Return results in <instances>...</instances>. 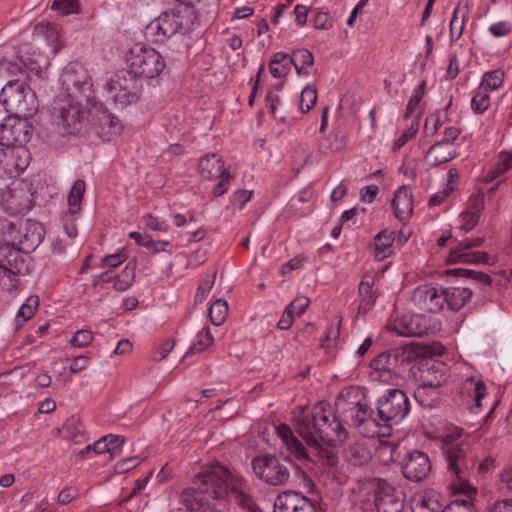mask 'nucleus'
<instances>
[{
	"instance_id": "nucleus-40",
	"label": "nucleus",
	"mask_w": 512,
	"mask_h": 512,
	"mask_svg": "<svg viewBox=\"0 0 512 512\" xmlns=\"http://www.w3.org/2000/svg\"><path fill=\"white\" fill-rule=\"evenodd\" d=\"M63 430L65 431L67 438L76 444L85 442L87 439L83 424L80 419L75 416H71L66 420Z\"/></svg>"
},
{
	"instance_id": "nucleus-62",
	"label": "nucleus",
	"mask_w": 512,
	"mask_h": 512,
	"mask_svg": "<svg viewBox=\"0 0 512 512\" xmlns=\"http://www.w3.org/2000/svg\"><path fill=\"white\" fill-rule=\"evenodd\" d=\"M416 126H418V123H416ZM417 131L418 127H415L414 124L412 123L411 127L407 131L403 132L397 139L394 140L392 150H400L408 142L410 138L415 136Z\"/></svg>"
},
{
	"instance_id": "nucleus-7",
	"label": "nucleus",
	"mask_w": 512,
	"mask_h": 512,
	"mask_svg": "<svg viewBox=\"0 0 512 512\" xmlns=\"http://www.w3.org/2000/svg\"><path fill=\"white\" fill-rule=\"evenodd\" d=\"M130 70L139 78L153 79L159 76L166 67L163 56L154 48L142 43L135 44L127 54Z\"/></svg>"
},
{
	"instance_id": "nucleus-2",
	"label": "nucleus",
	"mask_w": 512,
	"mask_h": 512,
	"mask_svg": "<svg viewBox=\"0 0 512 512\" xmlns=\"http://www.w3.org/2000/svg\"><path fill=\"white\" fill-rule=\"evenodd\" d=\"M332 407L326 401H319L312 407H304L296 417V431L304 439L312 456L318 457L322 464L334 467L338 464V455L331 449L343 444L348 438V431L341 423L329 424Z\"/></svg>"
},
{
	"instance_id": "nucleus-34",
	"label": "nucleus",
	"mask_w": 512,
	"mask_h": 512,
	"mask_svg": "<svg viewBox=\"0 0 512 512\" xmlns=\"http://www.w3.org/2000/svg\"><path fill=\"white\" fill-rule=\"evenodd\" d=\"M416 402L424 408H435L441 398L438 388L420 384L414 391Z\"/></svg>"
},
{
	"instance_id": "nucleus-3",
	"label": "nucleus",
	"mask_w": 512,
	"mask_h": 512,
	"mask_svg": "<svg viewBox=\"0 0 512 512\" xmlns=\"http://www.w3.org/2000/svg\"><path fill=\"white\" fill-rule=\"evenodd\" d=\"M59 80L67 95L58 100L54 109L59 111L62 128L74 134L82 126L94 100L92 79L83 66L71 63L63 69Z\"/></svg>"
},
{
	"instance_id": "nucleus-55",
	"label": "nucleus",
	"mask_w": 512,
	"mask_h": 512,
	"mask_svg": "<svg viewBox=\"0 0 512 512\" xmlns=\"http://www.w3.org/2000/svg\"><path fill=\"white\" fill-rule=\"evenodd\" d=\"M51 9L57 11L60 15L65 16L78 12V0H54Z\"/></svg>"
},
{
	"instance_id": "nucleus-15",
	"label": "nucleus",
	"mask_w": 512,
	"mask_h": 512,
	"mask_svg": "<svg viewBox=\"0 0 512 512\" xmlns=\"http://www.w3.org/2000/svg\"><path fill=\"white\" fill-rule=\"evenodd\" d=\"M400 356H403V352L388 350L373 358L370 362V368L372 369L371 376L373 379L383 382L390 381L398 367Z\"/></svg>"
},
{
	"instance_id": "nucleus-9",
	"label": "nucleus",
	"mask_w": 512,
	"mask_h": 512,
	"mask_svg": "<svg viewBox=\"0 0 512 512\" xmlns=\"http://www.w3.org/2000/svg\"><path fill=\"white\" fill-rule=\"evenodd\" d=\"M290 462L276 455H262L252 459L254 474L272 486L284 485L290 478Z\"/></svg>"
},
{
	"instance_id": "nucleus-48",
	"label": "nucleus",
	"mask_w": 512,
	"mask_h": 512,
	"mask_svg": "<svg viewBox=\"0 0 512 512\" xmlns=\"http://www.w3.org/2000/svg\"><path fill=\"white\" fill-rule=\"evenodd\" d=\"M504 80V72L501 70H493L484 73L481 83L479 85L480 88L486 91H493L498 89Z\"/></svg>"
},
{
	"instance_id": "nucleus-12",
	"label": "nucleus",
	"mask_w": 512,
	"mask_h": 512,
	"mask_svg": "<svg viewBox=\"0 0 512 512\" xmlns=\"http://www.w3.org/2000/svg\"><path fill=\"white\" fill-rule=\"evenodd\" d=\"M484 243V238H466L452 248L447 257V262L455 263H487L489 255L486 252L472 251L473 248L479 247Z\"/></svg>"
},
{
	"instance_id": "nucleus-42",
	"label": "nucleus",
	"mask_w": 512,
	"mask_h": 512,
	"mask_svg": "<svg viewBox=\"0 0 512 512\" xmlns=\"http://www.w3.org/2000/svg\"><path fill=\"white\" fill-rule=\"evenodd\" d=\"M213 342L214 338L211 334L210 328L208 326L202 328L197 333L196 339L187 351L186 356L205 351Z\"/></svg>"
},
{
	"instance_id": "nucleus-38",
	"label": "nucleus",
	"mask_w": 512,
	"mask_h": 512,
	"mask_svg": "<svg viewBox=\"0 0 512 512\" xmlns=\"http://www.w3.org/2000/svg\"><path fill=\"white\" fill-rule=\"evenodd\" d=\"M20 62L24 68L40 75L47 69L49 63L48 58L41 52L33 51L31 56H19Z\"/></svg>"
},
{
	"instance_id": "nucleus-39",
	"label": "nucleus",
	"mask_w": 512,
	"mask_h": 512,
	"mask_svg": "<svg viewBox=\"0 0 512 512\" xmlns=\"http://www.w3.org/2000/svg\"><path fill=\"white\" fill-rule=\"evenodd\" d=\"M85 182L78 179L74 182L67 198L68 211L70 215H75L81 210L83 194L85 192Z\"/></svg>"
},
{
	"instance_id": "nucleus-11",
	"label": "nucleus",
	"mask_w": 512,
	"mask_h": 512,
	"mask_svg": "<svg viewBox=\"0 0 512 512\" xmlns=\"http://www.w3.org/2000/svg\"><path fill=\"white\" fill-rule=\"evenodd\" d=\"M30 152L23 145L3 148L0 151V176L15 178L23 173L30 163Z\"/></svg>"
},
{
	"instance_id": "nucleus-30",
	"label": "nucleus",
	"mask_w": 512,
	"mask_h": 512,
	"mask_svg": "<svg viewBox=\"0 0 512 512\" xmlns=\"http://www.w3.org/2000/svg\"><path fill=\"white\" fill-rule=\"evenodd\" d=\"M446 273L447 275H453L474 281L477 285H479L483 295H486L491 289L492 279L486 273L464 268L449 269Z\"/></svg>"
},
{
	"instance_id": "nucleus-32",
	"label": "nucleus",
	"mask_w": 512,
	"mask_h": 512,
	"mask_svg": "<svg viewBox=\"0 0 512 512\" xmlns=\"http://www.w3.org/2000/svg\"><path fill=\"white\" fill-rule=\"evenodd\" d=\"M456 152L440 142L433 144L426 153L425 159L431 167L447 163L456 157Z\"/></svg>"
},
{
	"instance_id": "nucleus-16",
	"label": "nucleus",
	"mask_w": 512,
	"mask_h": 512,
	"mask_svg": "<svg viewBox=\"0 0 512 512\" xmlns=\"http://www.w3.org/2000/svg\"><path fill=\"white\" fill-rule=\"evenodd\" d=\"M431 471V462L424 452L413 451L408 453L402 466L403 476L412 482L425 480Z\"/></svg>"
},
{
	"instance_id": "nucleus-63",
	"label": "nucleus",
	"mask_w": 512,
	"mask_h": 512,
	"mask_svg": "<svg viewBox=\"0 0 512 512\" xmlns=\"http://www.w3.org/2000/svg\"><path fill=\"white\" fill-rule=\"evenodd\" d=\"M512 25L509 21H499L490 25L489 32L494 37H504L511 33Z\"/></svg>"
},
{
	"instance_id": "nucleus-27",
	"label": "nucleus",
	"mask_w": 512,
	"mask_h": 512,
	"mask_svg": "<svg viewBox=\"0 0 512 512\" xmlns=\"http://www.w3.org/2000/svg\"><path fill=\"white\" fill-rule=\"evenodd\" d=\"M472 295L473 291L469 287H449L443 289L445 303L451 311L455 312L462 309L471 300Z\"/></svg>"
},
{
	"instance_id": "nucleus-57",
	"label": "nucleus",
	"mask_w": 512,
	"mask_h": 512,
	"mask_svg": "<svg viewBox=\"0 0 512 512\" xmlns=\"http://www.w3.org/2000/svg\"><path fill=\"white\" fill-rule=\"evenodd\" d=\"M93 340V333L90 330H78L70 340L73 347L83 348L88 346Z\"/></svg>"
},
{
	"instance_id": "nucleus-29",
	"label": "nucleus",
	"mask_w": 512,
	"mask_h": 512,
	"mask_svg": "<svg viewBox=\"0 0 512 512\" xmlns=\"http://www.w3.org/2000/svg\"><path fill=\"white\" fill-rule=\"evenodd\" d=\"M375 280L374 276L365 274L358 287V295L360 299L359 308L366 312L372 309L377 299V293L373 289Z\"/></svg>"
},
{
	"instance_id": "nucleus-28",
	"label": "nucleus",
	"mask_w": 512,
	"mask_h": 512,
	"mask_svg": "<svg viewBox=\"0 0 512 512\" xmlns=\"http://www.w3.org/2000/svg\"><path fill=\"white\" fill-rule=\"evenodd\" d=\"M201 176L205 179H217L225 172L222 159L215 153L202 157L198 164Z\"/></svg>"
},
{
	"instance_id": "nucleus-6",
	"label": "nucleus",
	"mask_w": 512,
	"mask_h": 512,
	"mask_svg": "<svg viewBox=\"0 0 512 512\" xmlns=\"http://www.w3.org/2000/svg\"><path fill=\"white\" fill-rule=\"evenodd\" d=\"M0 102L8 116L27 118L33 116L38 107L35 92L18 79L10 80L0 91Z\"/></svg>"
},
{
	"instance_id": "nucleus-45",
	"label": "nucleus",
	"mask_w": 512,
	"mask_h": 512,
	"mask_svg": "<svg viewBox=\"0 0 512 512\" xmlns=\"http://www.w3.org/2000/svg\"><path fill=\"white\" fill-rule=\"evenodd\" d=\"M39 305V298L36 295L30 296L27 298L25 303H23L17 311L16 314V322L17 327H19L24 322L28 321L34 314V311L37 309Z\"/></svg>"
},
{
	"instance_id": "nucleus-44",
	"label": "nucleus",
	"mask_w": 512,
	"mask_h": 512,
	"mask_svg": "<svg viewBox=\"0 0 512 512\" xmlns=\"http://www.w3.org/2000/svg\"><path fill=\"white\" fill-rule=\"evenodd\" d=\"M397 448L393 442H381L375 451V458L383 465H389L396 460Z\"/></svg>"
},
{
	"instance_id": "nucleus-43",
	"label": "nucleus",
	"mask_w": 512,
	"mask_h": 512,
	"mask_svg": "<svg viewBox=\"0 0 512 512\" xmlns=\"http://www.w3.org/2000/svg\"><path fill=\"white\" fill-rule=\"evenodd\" d=\"M42 227L38 223H31L29 229L23 235L21 244L24 249L33 251L43 240Z\"/></svg>"
},
{
	"instance_id": "nucleus-41",
	"label": "nucleus",
	"mask_w": 512,
	"mask_h": 512,
	"mask_svg": "<svg viewBox=\"0 0 512 512\" xmlns=\"http://www.w3.org/2000/svg\"><path fill=\"white\" fill-rule=\"evenodd\" d=\"M426 83L422 82L417 88L413 90V95L411 96L405 113V118L411 117L415 115L416 123H418V120L420 119V116L422 115V104L421 100L424 95V88Z\"/></svg>"
},
{
	"instance_id": "nucleus-52",
	"label": "nucleus",
	"mask_w": 512,
	"mask_h": 512,
	"mask_svg": "<svg viewBox=\"0 0 512 512\" xmlns=\"http://www.w3.org/2000/svg\"><path fill=\"white\" fill-rule=\"evenodd\" d=\"M317 102V92L314 87H305L300 95L299 109L302 113H308Z\"/></svg>"
},
{
	"instance_id": "nucleus-25",
	"label": "nucleus",
	"mask_w": 512,
	"mask_h": 512,
	"mask_svg": "<svg viewBox=\"0 0 512 512\" xmlns=\"http://www.w3.org/2000/svg\"><path fill=\"white\" fill-rule=\"evenodd\" d=\"M277 436L282 440L287 450L297 459H310V453L307 452L303 444L293 435L291 428L286 424H280L275 427Z\"/></svg>"
},
{
	"instance_id": "nucleus-21",
	"label": "nucleus",
	"mask_w": 512,
	"mask_h": 512,
	"mask_svg": "<svg viewBox=\"0 0 512 512\" xmlns=\"http://www.w3.org/2000/svg\"><path fill=\"white\" fill-rule=\"evenodd\" d=\"M380 482V478L358 480L351 488L350 499L353 505L364 509L366 505L374 503Z\"/></svg>"
},
{
	"instance_id": "nucleus-50",
	"label": "nucleus",
	"mask_w": 512,
	"mask_h": 512,
	"mask_svg": "<svg viewBox=\"0 0 512 512\" xmlns=\"http://www.w3.org/2000/svg\"><path fill=\"white\" fill-rule=\"evenodd\" d=\"M490 104L489 92L478 87L471 99L472 110L477 114H482L490 107Z\"/></svg>"
},
{
	"instance_id": "nucleus-60",
	"label": "nucleus",
	"mask_w": 512,
	"mask_h": 512,
	"mask_svg": "<svg viewBox=\"0 0 512 512\" xmlns=\"http://www.w3.org/2000/svg\"><path fill=\"white\" fill-rule=\"evenodd\" d=\"M141 462L139 456L127 457L115 464V470L118 473H125L130 471L131 469L137 467Z\"/></svg>"
},
{
	"instance_id": "nucleus-56",
	"label": "nucleus",
	"mask_w": 512,
	"mask_h": 512,
	"mask_svg": "<svg viewBox=\"0 0 512 512\" xmlns=\"http://www.w3.org/2000/svg\"><path fill=\"white\" fill-rule=\"evenodd\" d=\"M144 225L153 231L168 232L169 224L165 220L153 216L152 214H146L142 217Z\"/></svg>"
},
{
	"instance_id": "nucleus-64",
	"label": "nucleus",
	"mask_w": 512,
	"mask_h": 512,
	"mask_svg": "<svg viewBox=\"0 0 512 512\" xmlns=\"http://www.w3.org/2000/svg\"><path fill=\"white\" fill-rule=\"evenodd\" d=\"M306 258L298 255L281 266L280 273L285 276L290 274L294 270L301 269L304 265Z\"/></svg>"
},
{
	"instance_id": "nucleus-49",
	"label": "nucleus",
	"mask_w": 512,
	"mask_h": 512,
	"mask_svg": "<svg viewBox=\"0 0 512 512\" xmlns=\"http://www.w3.org/2000/svg\"><path fill=\"white\" fill-rule=\"evenodd\" d=\"M228 314V304L225 300H216L209 309L210 320L213 325L220 326Z\"/></svg>"
},
{
	"instance_id": "nucleus-53",
	"label": "nucleus",
	"mask_w": 512,
	"mask_h": 512,
	"mask_svg": "<svg viewBox=\"0 0 512 512\" xmlns=\"http://www.w3.org/2000/svg\"><path fill=\"white\" fill-rule=\"evenodd\" d=\"M313 26L320 30H329L333 26V21L328 12H324L319 8L310 10Z\"/></svg>"
},
{
	"instance_id": "nucleus-36",
	"label": "nucleus",
	"mask_w": 512,
	"mask_h": 512,
	"mask_svg": "<svg viewBox=\"0 0 512 512\" xmlns=\"http://www.w3.org/2000/svg\"><path fill=\"white\" fill-rule=\"evenodd\" d=\"M269 68L274 78L286 77L292 68L291 63H289V54L284 52L274 53L269 62Z\"/></svg>"
},
{
	"instance_id": "nucleus-46",
	"label": "nucleus",
	"mask_w": 512,
	"mask_h": 512,
	"mask_svg": "<svg viewBox=\"0 0 512 512\" xmlns=\"http://www.w3.org/2000/svg\"><path fill=\"white\" fill-rule=\"evenodd\" d=\"M457 479L451 481V488L454 492H459L464 495V498H458L451 503H457L459 506H461L460 511H471L474 512V504L473 499L476 495V488L471 485V490L463 491L460 488L456 487L457 485Z\"/></svg>"
},
{
	"instance_id": "nucleus-59",
	"label": "nucleus",
	"mask_w": 512,
	"mask_h": 512,
	"mask_svg": "<svg viewBox=\"0 0 512 512\" xmlns=\"http://www.w3.org/2000/svg\"><path fill=\"white\" fill-rule=\"evenodd\" d=\"M310 304L309 298L305 296H298L287 306L291 312H293L297 316H301Z\"/></svg>"
},
{
	"instance_id": "nucleus-33",
	"label": "nucleus",
	"mask_w": 512,
	"mask_h": 512,
	"mask_svg": "<svg viewBox=\"0 0 512 512\" xmlns=\"http://www.w3.org/2000/svg\"><path fill=\"white\" fill-rule=\"evenodd\" d=\"M395 231L384 229L374 237V256L384 259L392 254V245L395 241Z\"/></svg>"
},
{
	"instance_id": "nucleus-18",
	"label": "nucleus",
	"mask_w": 512,
	"mask_h": 512,
	"mask_svg": "<svg viewBox=\"0 0 512 512\" xmlns=\"http://www.w3.org/2000/svg\"><path fill=\"white\" fill-rule=\"evenodd\" d=\"M25 128L21 118L7 116L4 122L0 123V145L5 148L22 145L27 137Z\"/></svg>"
},
{
	"instance_id": "nucleus-37",
	"label": "nucleus",
	"mask_w": 512,
	"mask_h": 512,
	"mask_svg": "<svg viewBox=\"0 0 512 512\" xmlns=\"http://www.w3.org/2000/svg\"><path fill=\"white\" fill-rule=\"evenodd\" d=\"M144 34L154 44H164L171 38L158 17L146 26Z\"/></svg>"
},
{
	"instance_id": "nucleus-4",
	"label": "nucleus",
	"mask_w": 512,
	"mask_h": 512,
	"mask_svg": "<svg viewBox=\"0 0 512 512\" xmlns=\"http://www.w3.org/2000/svg\"><path fill=\"white\" fill-rule=\"evenodd\" d=\"M336 413L332 410L329 424L341 423L362 429L367 437L385 436L386 432L377 429L374 411L371 410L360 396L357 388L350 387L343 390L335 401Z\"/></svg>"
},
{
	"instance_id": "nucleus-17",
	"label": "nucleus",
	"mask_w": 512,
	"mask_h": 512,
	"mask_svg": "<svg viewBox=\"0 0 512 512\" xmlns=\"http://www.w3.org/2000/svg\"><path fill=\"white\" fill-rule=\"evenodd\" d=\"M274 512H317V507L308 497L289 490L276 497Z\"/></svg>"
},
{
	"instance_id": "nucleus-8",
	"label": "nucleus",
	"mask_w": 512,
	"mask_h": 512,
	"mask_svg": "<svg viewBox=\"0 0 512 512\" xmlns=\"http://www.w3.org/2000/svg\"><path fill=\"white\" fill-rule=\"evenodd\" d=\"M142 90L141 78L130 69L117 71L107 85L110 98L122 107L136 103Z\"/></svg>"
},
{
	"instance_id": "nucleus-31",
	"label": "nucleus",
	"mask_w": 512,
	"mask_h": 512,
	"mask_svg": "<svg viewBox=\"0 0 512 512\" xmlns=\"http://www.w3.org/2000/svg\"><path fill=\"white\" fill-rule=\"evenodd\" d=\"M469 7L468 3L461 1L454 8L450 21V37L451 41H457L463 34L466 22L468 21Z\"/></svg>"
},
{
	"instance_id": "nucleus-10",
	"label": "nucleus",
	"mask_w": 512,
	"mask_h": 512,
	"mask_svg": "<svg viewBox=\"0 0 512 512\" xmlns=\"http://www.w3.org/2000/svg\"><path fill=\"white\" fill-rule=\"evenodd\" d=\"M467 451L468 445L464 442L445 441L442 446V454L447 462L448 472L454 477L453 480L457 479L456 487L463 491L472 489L467 480L469 469Z\"/></svg>"
},
{
	"instance_id": "nucleus-20",
	"label": "nucleus",
	"mask_w": 512,
	"mask_h": 512,
	"mask_svg": "<svg viewBox=\"0 0 512 512\" xmlns=\"http://www.w3.org/2000/svg\"><path fill=\"white\" fill-rule=\"evenodd\" d=\"M190 10L188 8H173L163 11L158 18L170 37L184 33L190 24Z\"/></svg>"
},
{
	"instance_id": "nucleus-22",
	"label": "nucleus",
	"mask_w": 512,
	"mask_h": 512,
	"mask_svg": "<svg viewBox=\"0 0 512 512\" xmlns=\"http://www.w3.org/2000/svg\"><path fill=\"white\" fill-rule=\"evenodd\" d=\"M394 329L400 336L422 337L427 334V320L420 314L403 315L395 322Z\"/></svg>"
},
{
	"instance_id": "nucleus-19",
	"label": "nucleus",
	"mask_w": 512,
	"mask_h": 512,
	"mask_svg": "<svg viewBox=\"0 0 512 512\" xmlns=\"http://www.w3.org/2000/svg\"><path fill=\"white\" fill-rule=\"evenodd\" d=\"M421 384L439 388L447 380L448 369L444 362L434 359L425 360L419 366Z\"/></svg>"
},
{
	"instance_id": "nucleus-26",
	"label": "nucleus",
	"mask_w": 512,
	"mask_h": 512,
	"mask_svg": "<svg viewBox=\"0 0 512 512\" xmlns=\"http://www.w3.org/2000/svg\"><path fill=\"white\" fill-rule=\"evenodd\" d=\"M486 390V385L482 380L468 377L462 382L460 393L473 401L474 405L470 408L474 410L481 408V400L485 397Z\"/></svg>"
},
{
	"instance_id": "nucleus-61",
	"label": "nucleus",
	"mask_w": 512,
	"mask_h": 512,
	"mask_svg": "<svg viewBox=\"0 0 512 512\" xmlns=\"http://www.w3.org/2000/svg\"><path fill=\"white\" fill-rule=\"evenodd\" d=\"M104 438H106V442L110 446L111 456L120 454L122 447L125 443V438L123 436L115 434H108L104 436Z\"/></svg>"
},
{
	"instance_id": "nucleus-35",
	"label": "nucleus",
	"mask_w": 512,
	"mask_h": 512,
	"mask_svg": "<svg viewBox=\"0 0 512 512\" xmlns=\"http://www.w3.org/2000/svg\"><path fill=\"white\" fill-rule=\"evenodd\" d=\"M289 63L295 67L298 75L309 74V68L314 63L313 54L307 49H297L292 55H289Z\"/></svg>"
},
{
	"instance_id": "nucleus-51",
	"label": "nucleus",
	"mask_w": 512,
	"mask_h": 512,
	"mask_svg": "<svg viewBox=\"0 0 512 512\" xmlns=\"http://www.w3.org/2000/svg\"><path fill=\"white\" fill-rule=\"evenodd\" d=\"M512 167V153H502L500 160L493 170H491L487 176L486 181L491 182L497 177L508 171Z\"/></svg>"
},
{
	"instance_id": "nucleus-13",
	"label": "nucleus",
	"mask_w": 512,
	"mask_h": 512,
	"mask_svg": "<svg viewBox=\"0 0 512 512\" xmlns=\"http://www.w3.org/2000/svg\"><path fill=\"white\" fill-rule=\"evenodd\" d=\"M374 506L377 512H402L405 506L404 494L388 481L381 479Z\"/></svg>"
},
{
	"instance_id": "nucleus-23",
	"label": "nucleus",
	"mask_w": 512,
	"mask_h": 512,
	"mask_svg": "<svg viewBox=\"0 0 512 512\" xmlns=\"http://www.w3.org/2000/svg\"><path fill=\"white\" fill-rule=\"evenodd\" d=\"M410 505L412 512H442L444 509L441 494L433 489L415 493Z\"/></svg>"
},
{
	"instance_id": "nucleus-54",
	"label": "nucleus",
	"mask_w": 512,
	"mask_h": 512,
	"mask_svg": "<svg viewBox=\"0 0 512 512\" xmlns=\"http://www.w3.org/2000/svg\"><path fill=\"white\" fill-rule=\"evenodd\" d=\"M348 458L353 465L362 466L368 463L370 459V453L365 447L355 445L349 448Z\"/></svg>"
},
{
	"instance_id": "nucleus-1",
	"label": "nucleus",
	"mask_w": 512,
	"mask_h": 512,
	"mask_svg": "<svg viewBox=\"0 0 512 512\" xmlns=\"http://www.w3.org/2000/svg\"><path fill=\"white\" fill-rule=\"evenodd\" d=\"M194 487L185 489L180 502L185 507L229 505L234 501L247 512H263L244 490V480L223 466H215L198 474Z\"/></svg>"
},
{
	"instance_id": "nucleus-58",
	"label": "nucleus",
	"mask_w": 512,
	"mask_h": 512,
	"mask_svg": "<svg viewBox=\"0 0 512 512\" xmlns=\"http://www.w3.org/2000/svg\"><path fill=\"white\" fill-rule=\"evenodd\" d=\"M146 249L149 250L152 254H157L160 252H167L169 254L173 253L172 244L169 241H155L152 237L150 238L148 245H146Z\"/></svg>"
},
{
	"instance_id": "nucleus-14",
	"label": "nucleus",
	"mask_w": 512,
	"mask_h": 512,
	"mask_svg": "<svg viewBox=\"0 0 512 512\" xmlns=\"http://www.w3.org/2000/svg\"><path fill=\"white\" fill-rule=\"evenodd\" d=\"M412 301L420 310L437 313L443 309L445 297L443 289H438L432 284H424L413 291Z\"/></svg>"
},
{
	"instance_id": "nucleus-24",
	"label": "nucleus",
	"mask_w": 512,
	"mask_h": 512,
	"mask_svg": "<svg viewBox=\"0 0 512 512\" xmlns=\"http://www.w3.org/2000/svg\"><path fill=\"white\" fill-rule=\"evenodd\" d=\"M412 197L411 189L406 185L399 187L395 191L392 206L394 207L396 218L400 221L408 220L412 215Z\"/></svg>"
},
{
	"instance_id": "nucleus-47",
	"label": "nucleus",
	"mask_w": 512,
	"mask_h": 512,
	"mask_svg": "<svg viewBox=\"0 0 512 512\" xmlns=\"http://www.w3.org/2000/svg\"><path fill=\"white\" fill-rule=\"evenodd\" d=\"M135 280V265L128 264L114 279V289L120 292L129 289Z\"/></svg>"
},
{
	"instance_id": "nucleus-5",
	"label": "nucleus",
	"mask_w": 512,
	"mask_h": 512,
	"mask_svg": "<svg viewBox=\"0 0 512 512\" xmlns=\"http://www.w3.org/2000/svg\"><path fill=\"white\" fill-rule=\"evenodd\" d=\"M407 394L397 388L387 389L376 402L374 412L377 429L389 435L392 426L400 424L410 413Z\"/></svg>"
}]
</instances>
